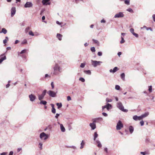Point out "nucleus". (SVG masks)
<instances>
[{"instance_id": "f257e3e1", "label": "nucleus", "mask_w": 155, "mask_h": 155, "mask_svg": "<svg viewBox=\"0 0 155 155\" xmlns=\"http://www.w3.org/2000/svg\"><path fill=\"white\" fill-rule=\"evenodd\" d=\"M53 74L57 75L58 74V71L61 72L62 71V68L57 64H56L53 67Z\"/></svg>"}, {"instance_id": "f03ea898", "label": "nucleus", "mask_w": 155, "mask_h": 155, "mask_svg": "<svg viewBox=\"0 0 155 155\" xmlns=\"http://www.w3.org/2000/svg\"><path fill=\"white\" fill-rule=\"evenodd\" d=\"M117 106L120 110L124 112H127L128 111L127 110L124 109V107L123 106L122 103L120 101L117 103Z\"/></svg>"}, {"instance_id": "7ed1b4c3", "label": "nucleus", "mask_w": 155, "mask_h": 155, "mask_svg": "<svg viewBox=\"0 0 155 155\" xmlns=\"http://www.w3.org/2000/svg\"><path fill=\"white\" fill-rule=\"evenodd\" d=\"M46 92L47 90H44L41 94L38 95V98L39 100L41 101L44 99V97L46 94Z\"/></svg>"}, {"instance_id": "20e7f679", "label": "nucleus", "mask_w": 155, "mask_h": 155, "mask_svg": "<svg viewBox=\"0 0 155 155\" xmlns=\"http://www.w3.org/2000/svg\"><path fill=\"white\" fill-rule=\"evenodd\" d=\"M124 127L123 124L121 121L119 120L116 126V129L117 130H119L123 128Z\"/></svg>"}, {"instance_id": "39448f33", "label": "nucleus", "mask_w": 155, "mask_h": 155, "mask_svg": "<svg viewBox=\"0 0 155 155\" xmlns=\"http://www.w3.org/2000/svg\"><path fill=\"white\" fill-rule=\"evenodd\" d=\"M40 137L41 139L46 140L48 137V136L44 132H42L40 135Z\"/></svg>"}, {"instance_id": "423d86ee", "label": "nucleus", "mask_w": 155, "mask_h": 155, "mask_svg": "<svg viewBox=\"0 0 155 155\" xmlns=\"http://www.w3.org/2000/svg\"><path fill=\"white\" fill-rule=\"evenodd\" d=\"M91 61L92 65L95 67H96L97 65H100V64L102 63V62L101 61H97L92 60Z\"/></svg>"}, {"instance_id": "0eeeda50", "label": "nucleus", "mask_w": 155, "mask_h": 155, "mask_svg": "<svg viewBox=\"0 0 155 155\" xmlns=\"http://www.w3.org/2000/svg\"><path fill=\"white\" fill-rule=\"evenodd\" d=\"M49 95L52 97H54L56 96V93L52 91H49L47 92Z\"/></svg>"}, {"instance_id": "6e6552de", "label": "nucleus", "mask_w": 155, "mask_h": 155, "mask_svg": "<svg viewBox=\"0 0 155 155\" xmlns=\"http://www.w3.org/2000/svg\"><path fill=\"white\" fill-rule=\"evenodd\" d=\"M124 15L123 12H120L116 14L114 16L115 18H120L123 17Z\"/></svg>"}, {"instance_id": "1a4fd4ad", "label": "nucleus", "mask_w": 155, "mask_h": 155, "mask_svg": "<svg viewBox=\"0 0 155 155\" xmlns=\"http://www.w3.org/2000/svg\"><path fill=\"white\" fill-rule=\"evenodd\" d=\"M111 107V105L109 103H107L105 105L102 107V109H104V108H106L107 110H109Z\"/></svg>"}, {"instance_id": "9d476101", "label": "nucleus", "mask_w": 155, "mask_h": 155, "mask_svg": "<svg viewBox=\"0 0 155 155\" xmlns=\"http://www.w3.org/2000/svg\"><path fill=\"white\" fill-rule=\"evenodd\" d=\"M29 97L30 101L32 102L34 101L36 98V96L32 94L29 95Z\"/></svg>"}, {"instance_id": "9b49d317", "label": "nucleus", "mask_w": 155, "mask_h": 155, "mask_svg": "<svg viewBox=\"0 0 155 155\" xmlns=\"http://www.w3.org/2000/svg\"><path fill=\"white\" fill-rule=\"evenodd\" d=\"M33 6V4L31 2H27L24 5L25 8H30L32 7Z\"/></svg>"}, {"instance_id": "f8f14e48", "label": "nucleus", "mask_w": 155, "mask_h": 155, "mask_svg": "<svg viewBox=\"0 0 155 155\" xmlns=\"http://www.w3.org/2000/svg\"><path fill=\"white\" fill-rule=\"evenodd\" d=\"M103 120V119L101 117H98L94 118L93 120V122L95 123L96 122H99L100 121H101Z\"/></svg>"}, {"instance_id": "ddd939ff", "label": "nucleus", "mask_w": 155, "mask_h": 155, "mask_svg": "<svg viewBox=\"0 0 155 155\" xmlns=\"http://www.w3.org/2000/svg\"><path fill=\"white\" fill-rule=\"evenodd\" d=\"M130 31L136 37L138 38V37L139 35L138 34L134 32V28H131L130 29Z\"/></svg>"}, {"instance_id": "4468645a", "label": "nucleus", "mask_w": 155, "mask_h": 155, "mask_svg": "<svg viewBox=\"0 0 155 155\" xmlns=\"http://www.w3.org/2000/svg\"><path fill=\"white\" fill-rule=\"evenodd\" d=\"M16 12V9L15 7L12 8L11 9V16L12 17L15 14Z\"/></svg>"}, {"instance_id": "2eb2a0df", "label": "nucleus", "mask_w": 155, "mask_h": 155, "mask_svg": "<svg viewBox=\"0 0 155 155\" xmlns=\"http://www.w3.org/2000/svg\"><path fill=\"white\" fill-rule=\"evenodd\" d=\"M89 125L91 127L92 130H94L96 128L95 123L94 122H93L92 123H90Z\"/></svg>"}, {"instance_id": "dca6fc26", "label": "nucleus", "mask_w": 155, "mask_h": 155, "mask_svg": "<svg viewBox=\"0 0 155 155\" xmlns=\"http://www.w3.org/2000/svg\"><path fill=\"white\" fill-rule=\"evenodd\" d=\"M49 1L50 0H43L42 3L43 5H50V2Z\"/></svg>"}, {"instance_id": "f3484780", "label": "nucleus", "mask_w": 155, "mask_h": 155, "mask_svg": "<svg viewBox=\"0 0 155 155\" xmlns=\"http://www.w3.org/2000/svg\"><path fill=\"white\" fill-rule=\"evenodd\" d=\"M149 114V113L148 112H146L144 114H143L141 115L140 117L141 118V120H142L143 118L147 117V116Z\"/></svg>"}, {"instance_id": "a211bd4d", "label": "nucleus", "mask_w": 155, "mask_h": 155, "mask_svg": "<svg viewBox=\"0 0 155 155\" xmlns=\"http://www.w3.org/2000/svg\"><path fill=\"white\" fill-rule=\"evenodd\" d=\"M133 119L135 120H140L141 118L140 116H137V115H134L133 117Z\"/></svg>"}, {"instance_id": "6ab92c4d", "label": "nucleus", "mask_w": 155, "mask_h": 155, "mask_svg": "<svg viewBox=\"0 0 155 155\" xmlns=\"http://www.w3.org/2000/svg\"><path fill=\"white\" fill-rule=\"evenodd\" d=\"M118 70V69L117 67H115L113 70L110 69L109 71L111 73H114Z\"/></svg>"}, {"instance_id": "aec40b11", "label": "nucleus", "mask_w": 155, "mask_h": 155, "mask_svg": "<svg viewBox=\"0 0 155 155\" xmlns=\"http://www.w3.org/2000/svg\"><path fill=\"white\" fill-rule=\"evenodd\" d=\"M51 105L52 107V112L53 114H55L56 113V110L54 107V105L53 104H51Z\"/></svg>"}, {"instance_id": "412c9836", "label": "nucleus", "mask_w": 155, "mask_h": 155, "mask_svg": "<svg viewBox=\"0 0 155 155\" xmlns=\"http://www.w3.org/2000/svg\"><path fill=\"white\" fill-rule=\"evenodd\" d=\"M85 145V142L84 140H82L81 143V146L80 147V149H82L84 148V146Z\"/></svg>"}, {"instance_id": "4be33fe9", "label": "nucleus", "mask_w": 155, "mask_h": 155, "mask_svg": "<svg viewBox=\"0 0 155 155\" xmlns=\"http://www.w3.org/2000/svg\"><path fill=\"white\" fill-rule=\"evenodd\" d=\"M60 128L61 131L62 132H64L65 131V129L62 124H60Z\"/></svg>"}, {"instance_id": "5701e85b", "label": "nucleus", "mask_w": 155, "mask_h": 155, "mask_svg": "<svg viewBox=\"0 0 155 155\" xmlns=\"http://www.w3.org/2000/svg\"><path fill=\"white\" fill-rule=\"evenodd\" d=\"M96 142L97 143V146L99 148H101L102 147V145L99 140H96Z\"/></svg>"}, {"instance_id": "b1692460", "label": "nucleus", "mask_w": 155, "mask_h": 155, "mask_svg": "<svg viewBox=\"0 0 155 155\" xmlns=\"http://www.w3.org/2000/svg\"><path fill=\"white\" fill-rule=\"evenodd\" d=\"M134 128L132 126H130L129 127V131L131 134H132L134 131Z\"/></svg>"}, {"instance_id": "393cba45", "label": "nucleus", "mask_w": 155, "mask_h": 155, "mask_svg": "<svg viewBox=\"0 0 155 155\" xmlns=\"http://www.w3.org/2000/svg\"><path fill=\"white\" fill-rule=\"evenodd\" d=\"M0 33H3L5 34L7 33V30L5 28H3L2 29V31Z\"/></svg>"}, {"instance_id": "a878e982", "label": "nucleus", "mask_w": 155, "mask_h": 155, "mask_svg": "<svg viewBox=\"0 0 155 155\" xmlns=\"http://www.w3.org/2000/svg\"><path fill=\"white\" fill-rule=\"evenodd\" d=\"M62 37V35L59 34H57V37L59 40L61 41V40Z\"/></svg>"}, {"instance_id": "bb28decb", "label": "nucleus", "mask_w": 155, "mask_h": 155, "mask_svg": "<svg viewBox=\"0 0 155 155\" xmlns=\"http://www.w3.org/2000/svg\"><path fill=\"white\" fill-rule=\"evenodd\" d=\"M47 103V102L46 101H42V100L40 102V104H42L44 105H46Z\"/></svg>"}, {"instance_id": "cd10ccee", "label": "nucleus", "mask_w": 155, "mask_h": 155, "mask_svg": "<svg viewBox=\"0 0 155 155\" xmlns=\"http://www.w3.org/2000/svg\"><path fill=\"white\" fill-rule=\"evenodd\" d=\"M98 135L97 133V132H95L94 133V140H95L96 138L98 137Z\"/></svg>"}, {"instance_id": "c85d7f7f", "label": "nucleus", "mask_w": 155, "mask_h": 155, "mask_svg": "<svg viewBox=\"0 0 155 155\" xmlns=\"http://www.w3.org/2000/svg\"><path fill=\"white\" fill-rule=\"evenodd\" d=\"M56 105L58 106V109L61 108L62 106V104L61 103H57Z\"/></svg>"}, {"instance_id": "c756f323", "label": "nucleus", "mask_w": 155, "mask_h": 155, "mask_svg": "<svg viewBox=\"0 0 155 155\" xmlns=\"http://www.w3.org/2000/svg\"><path fill=\"white\" fill-rule=\"evenodd\" d=\"M84 72L89 75H90L91 74V71L90 70L84 71Z\"/></svg>"}, {"instance_id": "7c9ffc66", "label": "nucleus", "mask_w": 155, "mask_h": 155, "mask_svg": "<svg viewBox=\"0 0 155 155\" xmlns=\"http://www.w3.org/2000/svg\"><path fill=\"white\" fill-rule=\"evenodd\" d=\"M130 0H125L124 1V3L125 4L127 5H129L130 4Z\"/></svg>"}, {"instance_id": "2f4dec72", "label": "nucleus", "mask_w": 155, "mask_h": 155, "mask_svg": "<svg viewBox=\"0 0 155 155\" xmlns=\"http://www.w3.org/2000/svg\"><path fill=\"white\" fill-rule=\"evenodd\" d=\"M121 78L123 79L124 80L125 78V74L124 73H123L121 74Z\"/></svg>"}, {"instance_id": "473e14b6", "label": "nucleus", "mask_w": 155, "mask_h": 155, "mask_svg": "<svg viewBox=\"0 0 155 155\" xmlns=\"http://www.w3.org/2000/svg\"><path fill=\"white\" fill-rule=\"evenodd\" d=\"M93 41L95 43L97 44V45H98L99 44V42L97 40L93 39Z\"/></svg>"}, {"instance_id": "72a5a7b5", "label": "nucleus", "mask_w": 155, "mask_h": 155, "mask_svg": "<svg viewBox=\"0 0 155 155\" xmlns=\"http://www.w3.org/2000/svg\"><path fill=\"white\" fill-rule=\"evenodd\" d=\"M121 40L120 41V43L121 44H123L125 42V41L124 40V38L122 37H121Z\"/></svg>"}, {"instance_id": "f704fd0d", "label": "nucleus", "mask_w": 155, "mask_h": 155, "mask_svg": "<svg viewBox=\"0 0 155 155\" xmlns=\"http://www.w3.org/2000/svg\"><path fill=\"white\" fill-rule=\"evenodd\" d=\"M39 148L41 150L42 149V143H40L39 144Z\"/></svg>"}, {"instance_id": "c9c22d12", "label": "nucleus", "mask_w": 155, "mask_h": 155, "mask_svg": "<svg viewBox=\"0 0 155 155\" xmlns=\"http://www.w3.org/2000/svg\"><path fill=\"white\" fill-rule=\"evenodd\" d=\"M27 51V50L26 49H24L23 50H22L20 53V54H22L23 53H25Z\"/></svg>"}, {"instance_id": "e433bc0d", "label": "nucleus", "mask_w": 155, "mask_h": 155, "mask_svg": "<svg viewBox=\"0 0 155 155\" xmlns=\"http://www.w3.org/2000/svg\"><path fill=\"white\" fill-rule=\"evenodd\" d=\"M148 91L150 93H151L152 91V86H149Z\"/></svg>"}, {"instance_id": "4c0bfd02", "label": "nucleus", "mask_w": 155, "mask_h": 155, "mask_svg": "<svg viewBox=\"0 0 155 155\" xmlns=\"http://www.w3.org/2000/svg\"><path fill=\"white\" fill-rule=\"evenodd\" d=\"M106 101L107 102H111L112 101V100L111 99H109L108 98H106Z\"/></svg>"}, {"instance_id": "58836bf2", "label": "nucleus", "mask_w": 155, "mask_h": 155, "mask_svg": "<svg viewBox=\"0 0 155 155\" xmlns=\"http://www.w3.org/2000/svg\"><path fill=\"white\" fill-rule=\"evenodd\" d=\"M27 41L26 39H25L21 42V44H25L27 43Z\"/></svg>"}, {"instance_id": "ea45409f", "label": "nucleus", "mask_w": 155, "mask_h": 155, "mask_svg": "<svg viewBox=\"0 0 155 155\" xmlns=\"http://www.w3.org/2000/svg\"><path fill=\"white\" fill-rule=\"evenodd\" d=\"M91 51L92 52H94L95 51V48L94 47H92L91 48Z\"/></svg>"}, {"instance_id": "a19ab883", "label": "nucleus", "mask_w": 155, "mask_h": 155, "mask_svg": "<svg viewBox=\"0 0 155 155\" xmlns=\"http://www.w3.org/2000/svg\"><path fill=\"white\" fill-rule=\"evenodd\" d=\"M79 80L83 82H84L85 81V79L83 78H80L79 79Z\"/></svg>"}, {"instance_id": "79ce46f5", "label": "nucleus", "mask_w": 155, "mask_h": 155, "mask_svg": "<svg viewBox=\"0 0 155 155\" xmlns=\"http://www.w3.org/2000/svg\"><path fill=\"white\" fill-rule=\"evenodd\" d=\"M0 59L2 60V62L4 60L6 59V56H4L2 58Z\"/></svg>"}, {"instance_id": "37998d69", "label": "nucleus", "mask_w": 155, "mask_h": 155, "mask_svg": "<svg viewBox=\"0 0 155 155\" xmlns=\"http://www.w3.org/2000/svg\"><path fill=\"white\" fill-rule=\"evenodd\" d=\"M127 11L128 12H133V11L132 10V9L131 8H129L128 9H127Z\"/></svg>"}, {"instance_id": "c03bdc74", "label": "nucleus", "mask_w": 155, "mask_h": 155, "mask_svg": "<svg viewBox=\"0 0 155 155\" xmlns=\"http://www.w3.org/2000/svg\"><path fill=\"white\" fill-rule=\"evenodd\" d=\"M115 88L117 90H119L120 88V87L118 85H116L115 86Z\"/></svg>"}, {"instance_id": "a18cd8bd", "label": "nucleus", "mask_w": 155, "mask_h": 155, "mask_svg": "<svg viewBox=\"0 0 155 155\" xmlns=\"http://www.w3.org/2000/svg\"><path fill=\"white\" fill-rule=\"evenodd\" d=\"M146 29L147 31L150 30L151 31H153V29L151 27H147Z\"/></svg>"}, {"instance_id": "49530a36", "label": "nucleus", "mask_w": 155, "mask_h": 155, "mask_svg": "<svg viewBox=\"0 0 155 155\" xmlns=\"http://www.w3.org/2000/svg\"><path fill=\"white\" fill-rule=\"evenodd\" d=\"M85 64L84 63H81L80 65V67L82 68H83L84 67Z\"/></svg>"}, {"instance_id": "de8ad7c7", "label": "nucleus", "mask_w": 155, "mask_h": 155, "mask_svg": "<svg viewBox=\"0 0 155 155\" xmlns=\"http://www.w3.org/2000/svg\"><path fill=\"white\" fill-rule=\"evenodd\" d=\"M29 35H31V36L34 35V34L33 32L31 31H30L29 32Z\"/></svg>"}, {"instance_id": "09e8293b", "label": "nucleus", "mask_w": 155, "mask_h": 155, "mask_svg": "<svg viewBox=\"0 0 155 155\" xmlns=\"http://www.w3.org/2000/svg\"><path fill=\"white\" fill-rule=\"evenodd\" d=\"M67 100L68 101H71V97L70 96H68L67 97Z\"/></svg>"}, {"instance_id": "8fccbe9b", "label": "nucleus", "mask_w": 155, "mask_h": 155, "mask_svg": "<svg viewBox=\"0 0 155 155\" xmlns=\"http://www.w3.org/2000/svg\"><path fill=\"white\" fill-rule=\"evenodd\" d=\"M144 122L143 120H141L140 122V124L141 126H143L144 125Z\"/></svg>"}, {"instance_id": "3c124183", "label": "nucleus", "mask_w": 155, "mask_h": 155, "mask_svg": "<svg viewBox=\"0 0 155 155\" xmlns=\"http://www.w3.org/2000/svg\"><path fill=\"white\" fill-rule=\"evenodd\" d=\"M7 152H3L0 154V155H6L7 154Z\"/></svg>"}, {"instance_id": "603ef678", "label": "nucleus", "mask_w": 155, "mask_h": 155, "mask_svg": "<svg viewBox=\"0 0 155 155\" xmlns=\"http://www.w3.org/2000/svg\"><path fill=\"white\" fill-rule=\"evenodd\" d=\"M102 53L101 52H98L97 53V54L99 56H101L102 55Z\"/></svg>"}, {"instance_id": "864d4df0", "label": "nucleus", "mask_w": 155, "mask_h": 155, "mask_svg": "<svg viewBox=\"0 0 155 155\" xmlns=\"http://www.w3.org/2000/svg\"><path fill=\"white\" fill-rule=\"evenodd\" d=\"M140 153L143 155H145L147 154V153L145 152H141Z\"/></svg>"}, {"instance_id": "5fc2aeb1", "label": "nucleus", "mask_w": 155, "mask_h": 155, "mask_svg": "<svg viewBox=\"0 0 155 155\" xmlns=\"http://www.w3.org/2000/svg\"><path fill=\"white\" fill-rule=\"evenodd\" d=\"M102 114L105 117H107V114L103 112Z\"/></svg>"}, {"instance_id": "6e6d98bb", "label": "nucleus", "mask_w": 155, "mask_h": 155, "mask_svg": "<svg viewBox=\"0 0 155 155\" xmlns=\"http://www.w3.org/2000/svg\"><path fill=\"white\" fill-rule=\"evenodd\" d=\"M51 86L52 88L53 89L54 88V83H53V82H51Z\"/></svg>"}, {"instance_id": "4d7b16f0", "label": "nucleus", "mask_w": 155, "mask_h": 155, "mask_svg": "<svg viewBox=\"0 0 155 155\" xmlns=\"http://www.w3.org/2000/svg\"><path fill=\"white\" fill-rule=\"evenodd\" d=\"M60 114H56V115L55 116V117L57 119L58 117L59 116Z\"/></svg>"}, {"instance_id": "13d9d810", "label": "nucleus", "mask_w": 155, "mask_h": 155, "mask_svg": "<svg viewBox=\"0 0 155 155\" xmlns=\"http://www.w3.org/2000/svg\"><path fill=\"white\" fill-rule=\"evenodd\" d=\"M152 17L153 21L155 22V14H154L152 15Z\"/></svg>"}, {"instance_id": "bf43d9fd", "label": "nucleus", "mask_w": 155, "mask_h": 155, "mask_svg": "<svg viewBox=\"0 0 155 155\" xmlns=\"http://www.w3.org/2000/svg\"><path fill=\"white\" fill-rule=\"evenodd\" d=\"M101 23H105L106 21L104 19H103L101 21Z\"/></svg>"}, {"instance_id": "052dcab7", "label": "nucleus", "mask_w": 155, "mask_h": 155, "mask_svg": "<svg viewBox=\"0 0 155 155\" xmlns=\"http://www.w3.org/2000/svg\"><path fill=\"white\" fill-rule=\"evenodd\" d=\"M69 147L75 149H76V147L74 146H70Z\"/></svg>"}, {"instance_id": "680f3d73", "label": "nucleus", "mask_w": 155, "mask_h": 155, "mask_svg": "<svg viewBox=\"0 0 155 155\" xmlns=\"http://www.w3.org/2000/svg\"><path fill=\"white\" fill-rule=\"evenodd\" d=\"M8 41V40H7L6 39H5L3 41V43L4 44H5L6 43H7Z\"/></svg>"}, {"instance_id": "e2e57ef3", "label": "nucleus", "mask_w": 155, "mask_h": 155, "mask_svg": "<svg viewBox=\"0 0 155 155\" xmlns=\"http://www.w3.org/2000/svg\"><path fill=\"white\" fill-rule=\"evenodd\" d=\"M13 152L12 151H11L9 152V155H13Z\"/></svg>"}, {"instance_id": "0e129e2a", "label": "nucleus", "mask_w": 155, "mask_h": 155, "mask_svg": "<svg viewBox=\"0 0 155 155\" xmlns=\"http://www.w3.org/2000/svg\"><path fill=\"white\" fill-rule=\"evenodd\" d=\"M22 150V148H18V149H17V151L18 152H19L20 151H21V150Z\"/></svg>"}, {"instance_id": "69168bd1", "label": "nucleus", "mask_w": 155, "mask_h": 155, "mask_svg": "<svg viewBox=\"0 0 155 155\" xmlns=\"http://www.w3.org/2000/svg\"><path fill=\"white\" fill-rule=\"evenodd\" d=\"M10 86V84H8L6 86V88H8L9 86Z\"/></svg>"}, {"instance_id": "338daca9", "label": "nucleus", "mask_w": 155, "mask_h": 155, "mask_svg": "<svg viewBox=\"0 0 155 155\" xmlns=\"http://www.w3.org/2000/svg\"><path fill=\"white\" fill-rule=\"evenodd\" d=\"M19 42V41L18 40H16L15 41V44H17Z\"/></svg>"}, {"instance_id": "774afa93", "label": "nucleus", "mask_w": 155, "mask_h": 155, "mask_svg": "<svg viewBox=\"0 0 155 155\" xmlns=\"http://www.w3.org/2000/svg\"><path fill=\"white\" fill-rule=\"evenodd\" d=\"M118 55L120 56L121 54V53L120 52H119L117 54Z\"/></svg>"}]
</instances>
